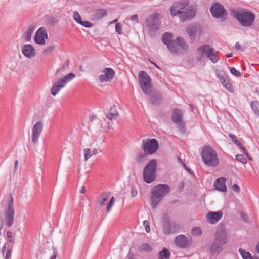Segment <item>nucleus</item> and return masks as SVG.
<instances>
[{"label":"nucleus","instance_id":"24","mask_svg":"<svg viewBox=\"0 0 259 259\" xmlns=\"http://www.w3.org/2000/svg\"><path fill=\"white\" fill-rule=\"evenodd\" d=\"M118 112L114 106L111 107L110 109L109 112L106 114V117L110 120L116 119L118 117Z\"/></svg>","mask_w":259,"mask_h":259},{"label":"nucleus","instance_id":"52","mask_svg":"<svg viewBox=\"0 0 259 259\" xmlns=\"http://www.w3.org/2000/svg\"><path fill=\"white\" fill-rule=\"evenodd\" d=\"M232 190L235 192L239 193L240 192V188L238 185L234 184L232 186Z\"/></svg>","mask_w":259,"mask_h":259},{"label":"nucleus","instance_id":"26","mask_svg":"<svg viewBox=\"0 0 259 259\" xmlns=\"http://www.w3.org/2000/svg\"><path fill=\"white\" fill-rule=\"evenodd\" d=\"M167 47L172 53L179 54L181 53V49L179 48L177 41L172 40V41H170Z\"/></svg>","mask_w":259,"mask_h":259},{"label":"nucleus","instance_id":"6","mask_svg":"<svg viewBox=\"0 0 259 259\" xmlns=\"http://www.w3.org/2000/svg\"><path fill=\"white\" fill-rule=\"evenodd\" d=\"M139 84L143 92L150 95L151 91V80L149 75L144 71H141L138 75Z\"/></svg>","mask_w":259,"mask_h":259},{"label":"nucleus","instance_id":"50","mask_svg":"<svg viewBox=\"0 0 259 259\" xmlns=\"http://www.w3.org/2000/svg\"><path fill=\"white\" fill-rule=\"evenodd\" d=\"M229 136L236 145L239 143L240 141L237 139L235 135L230 134L229 135Z\"/></svg>","mask_w":259,"mask_h":259},{"label":"nucleus","instance_id":"63","mask_svg":"<svg viewBox=\"0 0 259 259\" xmlns=\"http://www.w3.org/2000/svg\"><path fill=\"white\" fill-rule=\"evenodd\" d=\"M150 100L151 101V103L153 104H157L158 103V101H154V98H150Z\"/></svg>","mask_w":259,"mask_h":259},{"label":"nucleus","instance_id":"7","mask_svg":"<svg viewBox=\"0 0 259 259\" xmlns=\"http://www.w3.org/2000/svg\"><path fill=\"white\" fill-rule=\"evenodd\" d=\"M5 220L6 226L11 227L13 225L14 221V208L13 198L12 195H10L9 201L5 208Z\"/></svg>","mask_w":259,"mask_h":259},{"label":"nucleus","instance_id":"59","mask_svg":"<svg viewBox=\"0 0 259 259\" xmlns=\"http://www.w3.org/2000/svg\"><path fill=\"white\" fill-rule=\"evenodd\" d=\"M92 153L93 155H96L98 152V150L97 148H94L92 151Z\"/></svg>","mask_w":259,"mask_h":259},{"label":"nucleus","instance_id":"1","mask_svg":"<svg viewBox=\"0 0 259 259\" xmlns=\"http://www.w3.org/2000/svg\"><path fill=\"white\" fill-rule=\"evenodd\" d=\"M226 242L227 232L225 226L219 225L216 229L214 240L210 245V254L218 255L223 250V246Z\"/></svg>","mask_w":259,"mask_h":259},{"label":"nucleus","instance_id":"8","mask_svg":"<svg viewBox=\"0 0 259 259\" xmlns=\"http://www.w3.org/2000/svg\"><path fill=\"white\" fill-rule=\"evenodd\" d=\"M159 16L158 13H154L146 19V26L148 28L151 35H153L159 28L160 24Z\"/></svg>","mask_w":259,"mask_h":259},{"label":"nucleus","instance_id":"3","mask_svg":"<svg viewBox=\"0 0 259 259\" xmlns=\"http://www.w3.org/2000/svg\"><path fill=\"white\" fill-rule=\"evenodd\" d=\"M201 156L204 163L208 166L214 167L219 164L216 151L210 146H205L203 147Z\"/></svg>","mask_w":259,"mask_h":259},{"label":"nucleus","instance_id":"23","mask_svg":"<svg viewBox=\"0 0 259 259\" xmlns=\"http://www.w3.org/2000/svg\"><path fill=\"white\" fill-rule=\"evenodd\" d=\"M226 178L222 177L217 179L214 183L215 189L219 191L225 192L226 191L227 187L225 185Z\"/></svg>","mask_w":259,"mask_h":259},{"label":"nucleus","instance_id":"34","mask_svg":"<svg viewBox=\"0 0 259 259\" xmlns=\"http://www.w3.org/2000/svg\"><path fill=\"white\" fill-rule=\"evenodd\" d=\"M63 88V87H62V85H59L54 83V84L52 86L51 90V94L53 96H55L59 92V91Z\"/></svg>","mask_w":259,"mask_h":259},{"label":"nucleus","instance_id":"20","mask_svg":"<svg viewBox=\"0 0 259 259\" xmlns=\"http://www.w3.org/2000/svg\"><path fill=\"white\" fill-rule=\"evenodd\" d=\"M223 212L221 211L217 212L210 211L206 215L207 221L211 224L217 223L222 217Z\"/></svg>","mask_w":259,"mask_h":259},{"label":"nucleus","instance_id":"54","mask_svg":"<svg viewBox=\"0 0 259 259\" xmlns=\"http://www.w3.org/2000/svg\"><path fill=\"white\" fill-rule=\"evenodd\" d=\"M131 191L132 197H134L137 195V191L135 187H132Z\"/></svg>","mask_w":259,"mask_h":259},{"label":"nucleus","instance_id":"44","mask_svg":"<svg viewBox=\"0 0 259 259\" xmlns=\"http://www.w3.org/2000/svg\"><path fill=\"white\" fill-rule=\"evenodd\" d=\"M177 124V126L180 132L184 133L185 131V123L183 121H180V122L176 123Z\"/></svg>","mask_w":259,"mask_h":259},{"label":"nucleus","instance_id":"45","mask_svg":"<svg viewBox=\"0 0 259 259\" xmlns=\"http://www.w3.org/2000/svg\"><path fill=\"white\" fill-rule=\"evenodd\" d=\"M236 159L243 164H246L247 162V161L244 156L241 154H237L236 156Z\"/></svg>","mask_w":259,"mask_h":259},{"label":"nucleus","instance_id":"32","mask_svg":"<svg viewBox=\"0 0 259 259\" xmlns=\"http://www.w3.org/2000/svg\"><path fill=\"white\" fill-rule=\"evenodd\" d=\"M147 154L145 152L144 153L139 154L135 158L137 163L138 164H142L147 159Z\"/></svg>","mask_w":259,"mask_h":259},{"label":"nucleus","instance_id":"35","mask_svg":"<svg viewBox=\"0 0 259 259\" xmlns=\"http://www.w3.org/2000/svg\"><path fill=\"white\" fill-rule=\"evenodd\" d=\"M239 252L241 254L243 259H251L252 256L249 252H246L243 249H239Z\"/></svg>","mask_w":259,"mask_h":259},{"label":"nucleus","instance_id":"31","mask_svg":"<svg viewBox=\"0 0 259 259\" xmlns=\"http://www.w3.org/2000/svg\"><path fill=\"white\" fill-rule=\"evenodd\" d=\"M172 37V34L170 32H166L163 35L162 41L167 46L169 42L172 41L173 40H171Z\"/></svg>","mask_w":259,"mask_h":259},{"label":"nucleus","instance_id":"21","mask_svg":"<svg viewBox=\"0 0 259 259\" xmlns=\"http://www.w3.org/2000/svg\"><path fill=\"white\" fill-rule=\"evenodd\" d=\"M22 52L24 56L31 58L35 56V51L33 47L29 44L24 45L22 47Z\"/></svg>","mask_w":259,"mask_h":259},{"label":"nucleus","instance_id":"17","mask_svg":"<svg viewBox=\"0 0 259 259\" xmlns=\"http://www.w3.org/2000/svg\"><path fill=\"white\" fill-rule=\"evenodd\" d=\"M43 128L42 123L40 121H38L35 123L32 132V141L34 144L37 143L38 138L40 136Z\"/></svg>","mask_w":259,"mask_h":259},{"label":"nucleus","instance_id":"41","mask_svg":"<svg viewBox=\"0 0 259 259\" xmlns=\"http://www.w3.org/2000/svg\"><path fill=\"white\" fill-rule=\"evenodd\" d=\"M55 45H51L47 47V48L45 49L42 51V53L46 55H48L49 54L52 53L55 50Z\"/></svg>","mask_w":259,"mask_h":259},{"label":"nucleus","instance_id":"62","mask_svg":"<svg viewBox=\"0 0 259 259\" xmlns=\"http://www.w3.org/2000/svg\"><path fill=\"white\" fill-rule=\"evenodd\" d=\"M68 67H69V66H68V61H67L66 62V64L63 66L62 68H63V69H66L67 68H68Z\"/></svg>","mask_w":259,"mask_h":259},{"label":"nucleus","instance_id":"16","mask_svg":"<svg viewBox=\"0 0 259 259\" xmlns=\"http://www.w3.org/2000/svg\"><path fill=\"white\" fill-rule=\"evenodd\" d=\"M196 13V10L191 7H188L179 15L181 21H185L193 18Z\"/></svg>","mask_w":259,"mask_h":259},{"label":"nucleus","instance_id":"11","mask_svg":"<svg viewBox=\"0 0 259 259\" xmlns=\"http://www.w3.org/2000/svg\"><path fill=\"white\" fill-rule=\"evenodd\" d=\"M189 4L188 0H180L174 3L170 7V14L172 16L179 15L189 6Z\"/></svg>","mask_w":259,"mask_h":259},{"label":"nucleus","instance_id":"33","mask_svg":"<svg viewBox=\"0 0 259 259\" xmlns=\"http://www.w3.org/2000/svg\"><path fill=\"white\" fill-rule=\"evenodd\" d=\"M177 41L178 42V47L181 49L183 50H187L188 48V46L185 41L184 39L181 37H178L177 39Z\"/></svg>","mask_w":259,"mask_h":259},{"label":"nucleus","instance_id":"46","mask_svg":"<svg viewBox=\"0 0 259 259\" xmlns=\"http://www.w3.org/2000/svg\"><path fill=\"white\" fill-rule=\"evenodd\" d=\"M230 72L235 76L239 77L241 75V73L233 67L230 68Z\"/></svg>","mask_w":259,"mask_h":259},{"label":"nucleus","instance_id":"10","mask_svg":"<svg viewBox=\"0 0 259 259\" xmlns=\"http://www.w3.org/2000/svg\"><path fill=\"white\" fill-rule=\"evenodd\" d=\"M142 148L145 153L152 154L157 150L159 148V144L155 139L143 140Z\"/></svg>","mask_w":259,"mask_h":259},{"label":"nucleus","instance_id":"12","mask_svg":"<svg viewBox=\"0 0 259 259\" xmlns=\"http://www.w3.org/2000/svg\"><path fill=\"white\" fill-rule=\"evenodd\" d=\"M198 51L201 53L205 54L213 63H217L219 60L217 52H215L214 49L208 45L201 46L198 49Z\"/></svg>","mask_w":259,"mask_h":259},{"label":"nucleus","instance_id":"9","mask_svg":"<svg viewBox=\"0 0 259 259\" xmlns=\"http://www.w3.org/2000/svg\"><path fill=\"white\" fill-rule=\"evenodd\" d=\"M162 232L165 235H168L175 233L177 228V225L175 223H171L169 216L167 214H164L162 217Z\"/></svg>","mask_w":259,"mask_h":259},{"label":"nucleus","instance_id":"28","mask_svg":"<svg viewBox=\"0 0 259 259\" xmlns=\"http://www.w3.org/2000/svg\"><path fill=\"white\" fill-rule=\"evenodd\" d=\"M107 15V11L105 9H100L95 11L93 15V18L95 20L101 19Z\"/></svg>","mask_w":259,"mask_h":259},{"label":"nucleus","instance_id":"18","mask_svg":"<svg viewBox=\"0 0 259 259\" xmlns=\"http://www.w3.org/2000/svg\"><path fill=\"white\" fill-rule=\"evenodd\" d=\"M175 242L179 247L185 248L191 244L192 240L184 235H180L175 238Z\"/></svg>","mask_w":259,"mask_h":259},{"label":"nucleus","instance_id":"2","mask_svg":"<svg viewBox=\"0 0 259 259\" xmlns=\"http://www.w3.org/2000/svg\"><path fill=\"white\" fill-rule=\"evenodd\" d=\"M169 192V186L167 184H159L154 187L151 197V205L155 208L162 198Z\"/></svg>","mask_w":259,"mask_h":259},{"label":"nucleus","instance_id":"48","mask_svg":"<svg viewBox=\"0 0 259 259\" xmlns=\"http://www.w3.org/2000/svg\"><path fill=\"white\" fill-rule=\"evenodd\" d=\"M143 225L145 227V230L147 233H149L150 232V227L149 226V223L148 221L145 220L143 222Z\"/></svg>","mask_w":259,"mask_h":259},{"label":"nucleus","instance_id":"30","mask_svg":"<svg viewBox=\"0 0 259 259\" xmlns=\"http://www.w3.org/2000/svg\"><path fill=\"white\" fill-rule=\"evenodd\" d=\"M34 30V27L30 26L25 32L23 37L25 41H29L31 40V36Z\"/></svg>","mask_w":259,"mask_h":259},{"label":"nucleus","instance_id":"36","mask_svg":"<svg viewBox=\"0 0 259 259\" xmlns=\"http://www.w3.org/2000/svg\"><path fill=\"white\" fill-rule=\"evenodd\" d=\"M216 76L218 79H219L221 83H225V81L227 80L226 76L225 75V73L224 71H219L216 73Z\"/></svg>","mask_w":259,"mask_h":259},{"label":"nucleus","instance_id":"19","mask_svg":"<svg viewBox=\"0 0 259 259\" xmlns=\"http://www.w3.org/2000/svg\"><path fill=\"white\" fill-rule=\"evenodd\" d=\"M102 72L103 74L99 76V79L101 83L104 82H109L114 77L115 75L114 71L111 68H106Z\"/></svg>","mask_w":259,"mask_h":259},{"label":"nucleus","instance_id":"37","mask_svg":"<svg viewBox=\"0 0 259 259\" xmlns=\"http://www.w3.org/2000/svg\"><path fill=\"white\" fill-rule=\"evenodd\" d=\"M202 230L199 227H195L191 229V234L195 236H199L202 235Z\"/></svg>","mask_w":259,"mask_h":259},{"label":"nucleus","instance_id":"43","mask_svg":"<svg viewBox=\"0 0 259 259\" xmlns=\"http://www.w3.org/2000/svg\"><path fill=\"white\" fill-rule=\"evenodd\" d=\"M222 84L229 92H233V87L228 80H227L225 81V83H223Z\"/></svg>","mask_w":259,"mask_h":259},{"label":"nucleus","instance_id":"61","mask_svg":"<svg viewBox=\"0 0 259 259\" xmlns=\"http://www.w3.org/2000/svg\"><path fill=\"white\" fill-rule=\"evenodd\" d=\"M86 190H85V187L84 186H82L81 189L80 190V193H85Z\"/></svg>","mask_w":259,"mask_h":259},{"label":"nucleus","instance_id":"49","mask_svg":"<svg viewBox=\"0 0 259 259\" xmlns=\"http://www.w3.org/2000/svg\"><path fill=\"white\" fill-rule=\"evenodd\" d=\"M12 250V248H9L6 250V255L4 259H10Z\"/></svg>","mask_w":259,"mask_h":259},{"label":"nucleus","instance_id":"29","mask_svg":"<svg viewBox=\"0 0 259 259\" xmlns=\"http://www.w3.org/2000/svg\"><path fill=\"white\" fill-rule=\"evenodd\" d=\"M170 257V252L166 248H163L157 255V259H169Z\"/></svg>","mask_w":259,"mask_h":259},{"label":"nucleus","instance_id":"14","mask_svg":"<svg viewBox=\"0 0 259 259\" xmlns=\"http://www.w3.org/2000/svg\"><path fill=\"white\" fill-rule=\"evenodd\" d=\"M189 38L191 42H193L196 39L197 35H200L202 33V29L201 27L196 24H191L189 25L186 29Z\"/></svg>","mask_w":259,"mask_h":259},{"label":"nucleus","instance_id":"58","mask_svg":"<svg viewBox=\"0 0 259 259\" xmlns=\"http://www.w3.org/2000/svg\"><path fill=\"white\" fill-rule=\"evenodd\" d=\"M7 236L8 238H11L13 237V233L11 231H8L7 232Z\"/></svg>","mask_w":259,"mask_h":259},{"label":"nucleus","instance_id":"22","mask_svg":"<svg viewBox=\"0 0 259 259\" xmlns=\"http://www.w3.org/2000/svg\"><path fill=\"white\" fill-rule=\"evenodd\" d=\"M75 77V75L74 73H69L56 80L54 83L59 85H62V87L64 88L68 82L72 80Z\"/></svg>","mask_w":259,"mask_h":259},{"label":"nucleus","instance_id":"5","mask_svg":"<svg viewBox=\"0 0 259 259\" xmlns=\"http://www.w3.org/2000/svg\"><path fill=\"white\" fill-rule=\"evenodd\" d=\"M157 161L155 159L150 160L143 169V180L146 183H151L156 178Z\"/></svg>","mask_w":259,"mask_h":259},{"label":"nucleus","instance_id":"51","mask_svg":"<svg viewBox=\"0 0 259 259\" xmlns=\"http://www.w3.org/2000/svg\"><path fill=\"white\" fill-rule=\"evenodd\" d=\"M115 30L119 34H121V25L119 23H117L115 25Z\"/></svg>","mask_w":259,"mask_h":259},{"label":"nucleus","instance_id":"56","mask_svg":"<svg viewBox=\"0 0 259 259\" xmlns=\"http://www.w3.org/2000/svg\"><path fill=\"white\" fill-rule=\"evenodd\" d=\"M182 163L183 164V166L184 167V168L188 171L189 172V173L190 174H192V172H191V169L190 168H189L183 162H182Z\"/></svg>","mask_w":259,"mask_h":259},{"label":"nucleus","instance_id":"60","mask_svg":"<svg viewBox=\"0 0 259 259\" xmlns=\"http://www.w3.org/2000/svg\"><path fill=\"white\" fill-rule=\"evenodd\" d=\"M7 250V245H6V244H5L2 249V252L3 254H4L5 251H6Z\"/></svg>","mask_w":259,"mask_h":259},{"label":"nucleus","instance_id":"27","mask_svg":"<svg viewBox=\"0 0 259 259\" xmlns=\"http://www.w3.org/2000/svg\"><path fill=\"white\" fill-rule=\"evenodd\" d=\"M109 195L110 193L109 192H103L97 198V202L98 204L101 206L105 205V202L108 199Z\"/></svg>","mask_w":259,"mask_h":259},{"label":"nucleus","instance_id":"13","mask_svg":"<svg viewBox=\"0 0 259 259\" xmlns=\"http://www.w3.org/2000/svg\"><path fill=\"white\" fill-rule=\"evenodd\" d=\"M210 12L214 18H221L222 21L226 20L227 12L220 3H217L213 4L211 7Z\"/></svg>","mask_w":259,"mask_h":259},{"label":"nucleus","instance_id":"55","mask_svg":"<svg viewBox=\"0 0 259 259\" xmlns=\"http://www.w3.org/2000/svg\"><path fill=\"white\" fill-rule=\"evenodd\" d=\"M131 20L132 21H137V22H138V15L137 14H135V15H132L131 17Z\"/></svg>","mask_w":259,"mask_h":259},{"label":"nucleus","instance_id":"15","mask_svg":"<svg viewBox=\"0 0 259 259\" xmlns=\"http://www.w3.org/2000/svg\"><path fill=\"white\" fill-rule=\"evenodd\" d=\"M48 39L47 30L43 27L39 28L34 36V41L39 45H45L46 39Z\"/></svg>","mask_w":259,"mask_h":259},{"label":"nucleus","instance_id":"25","mask_svg":"<svg viewBox=\"0 0 259 259\" xmlns=\"http://www.w3.org/2000/svg\"><path fill=\"white\" fill-rule=\"evenodd\" d=\"M183 113L182 111L179 109H175L173 111V114L171 117L172 121L174 123L180 122L183 121Z\"/></svg>","mask_w":259,"mask_h":259},{"label":"nucleus","instance_id":"42","mask_svg":"<svg viewBox=\"0 0 259 259\" xmlns=\"http://www.w3.org/2000/svg\"><path fill=\"white\" fill-rule=\"evenodd\" d=\"M73 17L74 20L78 24H80V21H82L80 15L77 11H74L73 12Z\"/></svg>","mask_w":259,"mask_h":259},{"label":"nucleus","instance_id":"39","mask_svg":"<svg viewBox=\"0 0 259 259\" xmlns=\"http://www.w3.org/2000/svg\"><path fill=\"white\" fill-rule=\"evenodd\" d=\"M251 106L255 113L259 115V103L257 101H252Z\"/></svg>","mask_w":259,"mask_h":259},{"label":"nucleus","instance_id":"40","mask_svg":"<svg viewBox=\"0 0 259 259\" xmlns=\"http://www.w3.org/2000/svg\"><path fill=\"white\" fill-rule=\"evenodd\" d=\"M114 202H115V198L113 196H112L110 198V199L107 204V206L106 212L107 213H109L110 211L112 206H113V205L114 204Z\"/></svg>","mask_w":259,"mask_h":259},{"label":"nucleus","instance_id":"53","mask_svg":"<svg viewBox=\"0 0 259 259\" xmlns=\"http://www.w3.org/2000/svg\"><path fill=\"white\" fill-rule=\"evenodd\" d=\"M142 249L146 251H149L151 249L150 246L147 244H143L142 245Z\"/></svg>","mask_w":259,"mask_h":259},{"label":"nucleus","instance_id":"57","mask_svg":"<svg viewBox=\"0 0 259 259\" xmlns=\"http://www.w3.org/2000/svg\"><path fill=\"white\" fill-rule=\"evenodd\" d=\"M18 164V160H16L15 161V165H14V174L16 172V171L17 170Z\"/></svg>","mask_w":259,"mask_h":259},{"label":"nucleus","instance_id":"4","mask_svg":"<svg viewBox=\"0 0 259 259\" xmlns=\"http://www.w3.org/2000/svg\"><path fill=\"white\" fill-rule=\"evenodd\" d=\"M234 17L244 27H250L254 21L255 15L248 10L234 11Z\"/></svg>","mask_w":259,"mask_h":259},{"label":"nucleus","instance_id":"64","mask_svg":"<svg viewBox=\"0 0 259 259\" xmlns=\"http://www.w3.org/2000/svg\"><path fill=\"white\" fill-rule=\"evenodd\" d=\"M235 48L237 50L240 49L241 47L240 44L238 42H236L235 45Z\"/></svg>","mask_w":259,"mask_h":259},{"label":"nucleus","instance_id":"47","mask_svg":"<svg viewBox=\"0 0 259 259\" xmlns=\"http://www.w3.org/2000/svg\"><path fill=\"white\" fill-rule=\"evenodd\" d=\"M86 28H90L93 26V24L91 22L88 21H80V23L79 24Z\"/></svg>","mask_w":259,"mask_h":259},{"label":"nucleus","instance_id":"38","mask_svg":"<svg viewBox=\"0 0 259 259\" xmlns=\"http://www.w3.org/2000/svg\"><path fill=\"white\" fill-rule=\"evenodd\" d=\"M84 161H87L88 159L93 155L91 150L90 148H85L83 150Z\"/></svg>","mask_w":259,"mask_h":259}]
</instances>
